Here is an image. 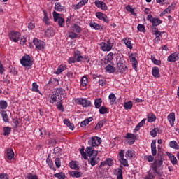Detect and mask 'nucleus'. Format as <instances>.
Returning a JSON list of instances; mask_svg holds the SVG:
<instances>
[{
	"instance_id": "nucleus-1",
	"label": "nucleus",
	"mask_w": 179,
	"mask_h": 179,
	"mask_svg": "<svg viewBox=\"0 0 179 179\" xmlns=\"http://www.w3.org/2000/svg\"><path fill=\"white\" fill-rule=\"evenodd\" d=\"M64 93H65V91H64L62 88L56 89L53 92H52L50 103L54 104L55 101H62L64 99H65Z\"/></svg>"
},
{
	"instance_id": "nucleus-2",
	"label": "nucleus",
	"mask_w": 179,
	"mask_h": 179,
	"mask_svg": "<svg viewBox=\"0 0 179 179\" xmlns=\"http://www.w3.org/2000/svg\"><path fill=\"white\" fill-rule=\"evenodd\" d=\"M85 59L80 54V51L76 50L74 52V57H71L69 59V64H75V62H85Z\"/></svg>"
},
{
	"instance_id": "nucleus-3",
	"label": "nucleus",
	"mask_w": 179,
	"mask_h": 179,
	"mask_svg": "<svg viewBox=\"0 0 179 179\" xmlns=\"http://www.w3.org/2000/svg\"><path fill=\"white\" fill-rule=\"evenodd\" d=\"M163 160H164V159H163V157H161L160 159H157L156 161H155V162L151 166L152 170L158 176H162V174H163V172L160 171V169H157L162 167V166L163 165Z\"/></svg>"
},
{
	"instance_id": "nucleus-4",
	"label": "nucleus",
	"mask_w": 179,
	"mask_h": 179,
	"mask_svg": "<svg viewBox=\"0 0 179 179\" xmlns=\"http://www.w3.org/2000/svg\"><path fill=\"white\" fill-rule=\"evenodd\" d=\"M117 69L120 71L121 73H124V72H127L128 71V67L125 64V61L124 59H120L118 63L117 64Z\"/></svg>"
},
{
	"instance_id": "nucleus-5",
	"label": "nucleus",
	"mask_w": 179,
	"mask_h": 179,
	"mask_svg": "<svg viewBox=\"0 0 179 179\" xmlns=\"http://www.w3.org/2000/svg\"><path fill=\"white\" fill-rule=\"evenodd\" d=\"M53 19L55 22H57L58 24L60 27H64V24L65 23V20L59 16V13L54 11L53 13Z\"/></svg>"
},
{
	"instance_id": "nucleus-6",
	"label": "nucleus",
	"mask_w": 179,
	"mask_h": 179,
	"mask_svg": "<svg viewBox=\"0 0 179 179\" xmlns=\"http://www.w3.org/2000/svg\"><path fill=\"white\" fill-rule=\"evenodd\" d=\"M20 62L23 66H31V65H33L31 57L27 55L21 59Z\"/></svg>"
},
{
	"instance_id": "nucleus-7",
	"label": "nucleus",
	"mask_w": 179,
	"mask_h": 179,
	"mask_svg": "<svg viewBox=\"0 0 179 179\" xmlns=\"http://www.w3.org/2000/svg\"><path fill=\"white\" fill-rule=\"evenodd\" d=\"M33 43L37 50H39L40 51H43L44 50V46L45 45V43H44V41H40L37 38H34Z\"/></svg>"
},
{
	"instance_id": "nucleus-8",
	"label": "nucleus",
	"mask_w": 179,
	"mask_h": 179,
	"mask_svg": "<svg viewBox=\"0 0 179 179\" xmlns=\"http://www.w3.org/2000/svg\"><path fill=\"white\" fill-rule=\"evenodd\" d=\"M124 150H122L120 152H119V157H120V159L119 162L120 163V164H122V166H124V167H128V166H129L128 164V160H127V159H124Z\"/></svg>"
},
{
	"instance_id": "nucleus-9",
	"label": "nucleus",
	"mask_w": 179,
	"mask_h": 179,
	"mask_svg": "<svg viewBox=\"0 0 179 179\" xmlns=\"http://www.w3.org/2000/svg\"><path fill=\"white\" fill-rule=\"evenodd\" d=\"M9 37L12 41H14V43H17L19 41V38H20V34L19 32L13 31L9 34Z\"/></svg>"
},
{
	"instance_id": "nucleus-10",
	"label": "nucleus",
	"mask_w": 179,
	"mask_h": 179,
	"mask_svg": "<svg viewBox=\"0 0 179 179\" xmlns=\"http://www.w3.org/2000/svg\"><path fill=\"white\" fill-rule=\"evenodd\" d=\"M85 152L87 156H90V157H97V155L99 153L96 150H94V148H93V147H87L85 150Z\"/></svg>"
},
{
	"instance_id": "nucleus-11",
	"label": "nucleus",
	"mask_w": 179,
	"mask_h": 179,
	"mask_svg": "<svg viewBox=\"0 0 179 179\" xmlns=\"http://www.w3.org/2000/svg\"><path fill=\"white\" fill-rule=\"evenodd\" d=\"M91 139L92 146L93 147L99 146V145L101 143V138L99 136L92 137Z\"/></svg>"
},
{
	"instance_id": "nucleus-12",
	"label": "nucleus",
	"mask_w": 179,
	"mask_h": 179,
	"mask_svg": "<svg viewBox=\"0 0 179 179\" xmlns=\"http://www.w3.org/2000/svg\"><path fill=\"white\" fill-rule=\"evenodd\" d=\"M77 101L80 105L83 106V107H89V106L92 104V102L86 99H78Z\"/></svg>"
},
{
	"instance_id": "nucleus-13",
	"label": "nucleus",
	"mask_w": 179,
	"mask_h": 179,
	"mask_svg": "<svg viewBox=\"0 0 179 179\" xmlns=\"http://www.w3.org/2000/svg\"><path fill=\"white\" fill-rule=\"evenodd\" d=\"M95 5L97 6V8H101L102 10H107V4H106L104 1H96Z\"/></svg>"
},
{
	"instance_id": "nucleus-14",
	"label": "nucleus",
	"mask_w": 179,
	"mask_h": 179,
	"mask_svg": "<svg viewBox=\"0 0 179 179\" xmlns=\"http://www.w3.org/2000/svg\"><path fill=\"white\" fill-rule=\"evenodd\" d=\"M122 169H124V167L120 165L119 168L115 170V171L116 172L115 174L117 176V179H124V178L122 177Z\"/></svg>"
},
{
	"instance_id": "nucleus-15",
	"label": "nucleus",
	"mask_w": 179,
	"mask_h": 179,
	"mask_svg": "<svg viewBox=\"0 0 179 179\" xmlns=\"http://www.w3.org/2000/svg\"><path fill=\"white\" fill-rule=\"evenodd\" d=\"M179 53H173L168 57V61L169 62H176V61H178Z\"/></svg>"
},
{
	"instance_id": "nucleus-16",
	"label": "nucleus",
	"mask_w": 179,
	"mask_h": 179,
	"mask_svg": "<svg viewBox=\"0 0 179 179\" xmlns=\"http://www.w3.org/2000/svg\"><path fill=\"white\" fill-rule=\"evenodd\" d=\"M80 22H76L74 25L72 27L73 31H76V33H82V28L79 26Z\"/></svg>"
},
{
	"instance_id": "nucleus-17",
	"label": "nucleus",
	"mask_w": 179,
	"mask_h": 179,
	"mask_svg": "<svg viewBox=\"0 0 179 179\" xmlns=\"http://www.w3.org/2000/svg\"><path fill=\"white\" fill-rule=\"evenodd\" d=\"M168 121L170 122L171 127L174 125V121H176V115L174 113H171L168 115Z\"/></svg>"
},
{
	"instance_id": "nucleus-18",
	"label": "nucleus",
	"mask_w": 179,
	"mask_h": 179,
	"mask_svg": "<svg viewBox=\"0 0 179 179\" xmlns=\"http://www.w3.org/2000/svg\"><path fill=\"white\" fill-rule=\"evenodd\" d=\"M152 72L154 78H160V69L159 67H153Z\"/></svg>"
},
{
	"instance_id": "nucleus-19",
	"label": "nucleus",
	"mask_w": 179,
	"mask_h": 179,
	"mask_svg": "<svg viewBox=\"0 0 179 179\" xmlns=\"http://www.w3.org/2000/svg\"><path fill=\"white\" fill-rule=\"evenodd\" d=\"M151 152L152 156H156L157 150H156V140H153L151 143Z\"/></svg>"
},
{
	"instance_id": "nucleus-20",
	"label": "nucleus",
	"mask_w": 179,
	"mask_h": 179,
	"mask_svg": "<svg viewBox=\"0 0 179 179\" xmlns=\"http://www.w3.org/2000/svg\"><path fill=\"white\" fill-rule=\"evenodd\" d=\"M92 121H93V117H90L85 120L83 122H81L80 127L82 128H85L86 127V125H89V124H90V122H92Z\"/></svg>"
},
{
	"instance_id": "nucleus-21",
	"label": "nucleus",
	"mask_w": 179,
	"mask_h": 179,
	"mask_svg": "<svg viewBox=\"0 0 179 179\" xmlns=\"http://www.w3.org/2000/svg\"><path fill=\"white\" fill-rule=\"evenodd\" d=\"M64 124L66 125L69 128V129H71V131H73L75 129V125L73 123H71V121H69L68 119L64 120Z\"/></svg>"
},
{
	"instance_id": "nucleus-22",
	"label": "nucleus",
	"mask_w": 179,
	"mask_h": 179,
	"mask_svg": "<svg viewBox=\"0 0 179 179\" xmlns=\"http://www.w3.org/2000/svg\"><path fill=\"white\" fill-rule=\"evenodd\" d=\"M15 157V152H13V150L12 148L7 149V158L8 160H12V158Z\"/></svg>"
},
{
	"instance_id": "nucleus-23",
	"label": "nucleus",
	"mask_w": 179,
	"mask_h": 179,
	"mask_svg": "<svg viewBox=\"0 0 179 179\" xmlns=\"http://www.w3.org/2000/svg\"><path fill=\"white\" fill-rule=\"evenodd\" d=\"M131 62L132 63V66L135 71L138 69V60H136V57H132L130 59Z\"/></svg>"
},
{
	"instance_id": "nucleus-24",
	"label": "nucleus",
	"mask_w": 179,
	"mask_h": 179,
	"mask_svg": "<svg viewBox=\"0 0 179 179\" xmlns=\"http://www.w3.org/2000/svg\"><path fill=\"white\" fill-rule=\"evenodd\" d=\"M146 122V119H143L136 127L134 131L135 132H138V131H139L141 128V127H143V125H145Z\"/></svg>"
},
{
	"instance_id": "nucleus-25",
	"label": "nucleus",
	"mask_w": 179,
	"mask_h": 179,
	"mask_svg": "<svg viewBox=\"0 0 179 179\" xmlns=\"http://www.w3.org/2000/svg\"><path fill=\"white\" fill-rule=\"evenodd\" d=\"M89 163H90L91 166H94L99 163V158H97L96 157H90V160H89Z\"/></svg>"
},
{
	"instance_id": "nucleus-26",
	"label": "nucleus",
	"mask_w": 179,
	"mask_h": 179,
	"mask_svg": "<svg viewBox=\"0 0 179 179\" xmlns=\"http://www.w3.org/2000/svg\"><path fill=\"white\" fill-rule=\"evenodd\" d=\"M55 9L57 11V12H62V10H64V9H65V7L62 5H61V3H55Z\"/></svg>"
},
{
	"instance_id": "nucleus-27",
	"label": "nucleus",
	"mask_w": 179,
	"mask_h": 179,
	"mask_svg": "<svg viewBox=\"0 0 179 179\" xmlns=\"http://www.w3.org/2000/svg\"><path fill=\"white\" fill-rule=\"evenodd\" d=\"M55 34V32L54 30L51 28H48L45 31V35L46 37H52Z\"/></svg>"
},
{
	"instance_id": "nucleus-28",
	"label": "nucleus",
	"mask_w": 179,
	"mask_h": 179,
	"mask_svg": "<svg viewBox=\"0 0 179 179\" xmlns=\"http://www.w3.org/2000/svg\"><path fill=\"white\" fill-rule=\"evenodd\" d=\"M106 72H108V73H114L116 69H115V67L111 66L110 64H108L106 67Z\"/></svg>"
},
{
	"instance_id": "nucleus-29",
	"label": "nucleus",
	"mask_w": 179,
	"mask_h": 179,
	"mask_svg": "<svg viewBox=\"0 0 179 179\" xmlns=\"http://www.w3.org/2000/svg\"><path fill=\"white\" fill-rule=\"evenodd\" d=\"M133 106H134V104L132 103V101H129L128 102H124V107L125 110H131Z\"/></svg>"
},
{
	"instance_id": "nucleus-30",
	"label": "nucleus",
	"mask_w": 179,
	"mask_h": 179,
	"mask_svg": "<svg viewBox=\"0 0 179 179\" xmlns=\"http://www.w3.org/2000/svg\"><path fill=\"white\" fill-rule=\"evenodd\" d=\"M90 26L94 30H100V29H101V27L96 22H90Z\"/></svg>"
},
{
	"instance_id": "nucleus-31",
	"label": "nucleus",
	"mask_w": 179,
	"mask_h": 179,
	"mask_svg": "<svg viewBox=\"0 0 179 179\" xmlns=\"http://www.w3.org/2000/svg\"><path fill=\"white\" fill-rule=\"evenodd\" d=\"M124 43L125 45L127 47V48H129V50H132L133 46H132V43H131V41L129 40V38L124 39Z\"/></svg>"
},
{
	"instance_id": "nucleus-32",
	"label": "nucleus",
	"mask_w": 179,
	"mask_h": 179,
	"mask_svg": "<svg viewBox=\"0 0 179 179\" xmlns=\"http://www.w3.org/2000/svg\"><path fill=\"white\" fill-rule=\"evenodd\" d=\"M103 103V100L101 98L95 99L94 104L95 108H100L101 107V103Z\"/></svg>"
},
{
	"instance_id": "nucleus-33",
	"label": "nucleus",
	"mask_w": 179,
	"mask_h": 179,
	"mask_svg": "<svg viewBox=\"0 0 179 179\" xmlns=\"http://www.w3.org/2000/svg\"><path fill=\"white\" fill-rule=\"evenodd\" d=\"M168 156H169L172 164H174V165L177 164V158L176 157V156H174V155L169 154V155H168Z\"/></svg>"
},
{
	"instance_id": "nucleus-34",
	"label": "nucleus",
	"mask_w": 179,
	"mask_h": 179,
	"mask_svg": "<svg viewBox=\"0 0 179 179\" xmlns=\"http://www.w3.org/2000/svg\"><path fill=\"white\" fill-rule=\"evenodd\" d=\"M1 115L3 117V121H4V122H9V117H8V114L6 113V111L2 110Z\"/></svg>"
},
{
	"instance_id": "nucleus-35",
	"label": "nucleus",
	"mask_w": 179,
	"mask_h": 179,
	"mask_svg": "<svg viewBox=\"0 0 179 179\" xmlns=\"http://www.w3.org/2000/svg\"><path fill=\"white\" fill-rule=\"evenodd\" d=\"M65 69H66V66L65 65H60L57 69L56 74L59 75V73H61V72H63V71H65Z\"/></svg>"
},
{
	"instance_id": "nucleus-36",
	"label": "nucleus",
	"mask_w": 179,
	"mask_h": 179,
	"mask_svg": "<svg viewBox=\"0 0 179 179\" xmlns=\"http://www.w3.org/2000/svg\"><path fill=\"white\" fill-rule=\"evenodd\" d=\"M151 23L153 27L159 26V24H161L162 20H160V19L159 18H154L152 19V21Z\"/></svg>"
},
{
	"instance_id": "nucleus-37",
	"label": "nucleus",
	"mask_w": 179,
	"mask_h": 179,
	"mask_svg": "<svg viewBox=\"0 0 179 179\" xmlns=\"http://www.w3.org/2000/svg\"><path fill=\"white\" fill-rule=\"evenodd\" d=\"M114 59V54H113V52H110L108 55V59L106 61H104V64L105 65H107V62H111V61H113V59Z\"/></svg>"
},
{
	"instance_id": "nucleus-38",
	"label": "nucleus",
	"mask_w": 179,
	"mask_h": 179,
	"mask_svg": "<svg viewBox=\"0 0 179 179\" xmlns=\"http://www.w3.org/2000/svg\"><path fill=\"white\" fill-rule=\"evenodd\" d=\"M0 108L1 110H6L8 108V102L6 101H0Z\"/></svg>"
},
{
	"instance_id": "nucleus-39",
	"label": "nucleus",
	"mask_w": 179,
	"mask_h": 179,
	"mask_svg": "<svg viewBox=\"0 0 179 179\" xmlns=\"http://www.w3.org/2000/svg\"><path fill=\"white\" fill-rule=\"evenodd\" d=\"M148 122H153L156 121V116L153 115V113H150L148 115Z\"/></svg>"
},
{
	"instance_id": "nucleus-40",
	"label": "nucleus",
	"mask_w": 179,
	"mask_h": 179,
	"mask_svg": "<svg viewBox=\"0 0 179 179\" xmlns=\"http://www.w3.org/2000/svg\"><path fill=\"white\" fill-rule=\"evenodd\" d=\"M104 124H106V120H101L98 122V124L95 127V129L98 130L101 128H103Z\"/></svg>"
},
{
	"instance_id": "nucleus-41",
	"label": "nucleus",
	"mask_w": 179,
	"mask_h": 179,
	"mask_svg": "<svg viewBox=\"0 0 179 179\" xmlns=\"http://www.w3.org/2000/svg\"><path fill=\"white\" fill-rule=\"evenodd\" d=\"M152 31L153 33V34H155V36H162V34H163V32H160L159 31V29L156 28V27H153L152 28Z\"/></svg>"
},
{
	"instance_id": "nucleus-42",
	"label": "nucleus",
	"mask_w": 179,
	"mask_h": 179,
	"mask_svg": "<svg viewBox=\"0 0 179 179\" xmlns=\"http://www.w3.org/2000/svg\"><path fill=\"white\" fill-rule=\"evenodd\" d=\"M69 166L71 167V169H73L74 170H79V166H78V164H76V162H71L69 163Z\"/></svg>"
},
{
	"instance_id": "nucleus-43",
	"label": "nucleus",
	"mask_w": 179,
	"mask_h": 179,
	"mask_svg": "<svg viewBox=\"0 0 179 179\" xmlns=\"http://www.w3.org/2000/svg\"><path fill=\"white\" fill-rule=\"evenodd\" d=\"M82 172L79 171H72L71 176L72 177H76V178H79V177H82Z\"/></svg>"
},
{
	"instance_id": "nucleus-44",
	"label": "nucleus",
	"mask_w": 179,
	"mask_h": 179,
	"mask_svg": "<svg viewBox=\"0 0 179 179\" xmlns=\"http://www.w3.org/2000/svg\"><path fill=\"white\" fill-rule=\"evenodd\" d=\"M56 106L57 107V109H59V111H62V113H64V106H62V101H59Z\"/></svg>"
},
{
	"instance_id": "nucleus-45",
	"label": "nucleus",
	"mask_w": 179,
	"mask_h": 179,
	"mask_svg": "<svg viewBox=\"0 0 179 179\" xmlns=\"http://www.w3.org/2000/svg\"><path fill=\"white\" fill-rule=\"evenodd\" d=\"M170 148H173V149H179L178 144L175 141H172L169 143Z\"/></svg>"
},
{
	"instance_id": "nucleus-46",
	"label": "nucleus",
	"mask_w": 179,
	"mask_h": 179,
	"mask_svg": "<svg viewBox=\"0 0 179 179\" xmlns=\"http://www.w3.org/2000/svg\"><path fill=\"white\" fill-rule=\"evenodd\" d=\"M54 176L55 177L59 179H65V177H66L65 173H64L63 172L55 173Z\"/></svg>"
},
{
	"instance_id": "nucleus-47",
	"label": "nucleus",
	"mask_w": 179,
	"mask_h": 179,
	"mask_svg": "<svg viewBox=\"0 0 179 179\" xmlns=\"http://www.w3.org/2000/svg\"><path fill=\"white\" fill-rule=\"evenodd\" d=\"M3 131H4L3 135L6 136L8 135H10V131H12V129L9 127H4Z\"/></svg>"
},
{
	"instance_id": "nucleus-48",
	"label": "nucleus",
	"mask_w": 179,
	"mask_h": 179,
	"mask_svg": "<svg viewBox=\"0 0 179 179\" xmlns=\"http://www.w3.org/2000/svg\"><path fill=\"white\" fill-rule=\"evenodd\" d=\"M32 91L36 92L37 93H40V90H38V85H37V83H33Z\"/></svg>"
},
{
	"instance_id": "nucleus-49",
	"label": "nucleus",
	"mask_w": 179,
	"mask_h": 179,
	"mask_svg": "<svg viewBox=\"0 0 179 179\" xmlns=\"http://www.w3.org/2000/svg\"><path fill=\"white\" fill-rule=\"evenodd\" d=\"M43 13H44V17H43L44 23H45L46 24H50V22H48L49 18H48V16L47 15V11L44 10Z\"/></svg>"
},
{
	"instance_id": "nucleus-50",
	"label": "nucleus",
	"mask_w": 179,
	"mask_h": 179,
	"mask_svg": "<svg viewBox=\"0 0 179 179\" xmlns=\"http://www.w3.org/2000/svg\"><path fill=\"white\" fill-rule=\"evenodd\" d=\"M99 113L100 114H107V113H108V108L106 106H102L99 109Z\"/></svg>"
},
{
	"instance_id": "nucleus-51",
	"label": "nucleus",
	"mask_w": 179,
	"mask_h": 179,
	"mask_svg": "<svg viewBox=\"0 0 179 179\" xmlns=\"http://www.w3.org/2000/svg\"><path fill=\"white\" fill-rule=\"evenodd\" d=\"M125 157L129 159H132V150H128L125 153Z\"/></svg>"
},
{
	"instance_id": "nucleus-52",
	"label": "nucleus",
	"mask_w": 179,
	"mask_h": 179,
	"mask_svg": "<svg viewBox=\"0 0 179 179\" xmlns=\"http://www.w3.org/2000/svg\"><path fill=\"white\" fill-rule=\"evenodd\" d=\"M138 31L145 33L146 31V29H145V25L140 24L137 27Z\"/></svg>"
},
{
	"instance_id": "nucleus-53",
	"label": "nucleus",
	"mask_w": 179,
	"mask_h": 179,
	"mask_svg": "<svg viewBox=\"0 0 179 179\" xmlns=\"http://www.w3.org/2000/svg\"><path fill=\"white\" fill-rule=\"evenodd\" d=\"M96 16L100 20H103V19H104V17H106V15L103 14V13H100V12L96 13Z\"/></svg>"
},
{
	"instance_id": "nucleus-54",
	"label": "nucleus",
	"mask_w": 179,
	"mask_h": 179,
	"mask_svg": "<svg viewBox=\"0 0 179 179\" xmlns=\"http://www.w3.org/2000/svg\"><path fill=\"white\" fill-rule=\"evenodd\" d=\"M82 86H87V77L83 76L81 79Z\"/></svg>"
},
{
	"instance_id": "nucleus-55",
	"label": "nucleus",
	"mask_w": 179,
	"mask_h": 179,
	"mask_svg": "<svg viewBox=\"0 0 179 179\" xmlns=\"http://www.w3.org/2000/svg\"><path fill=\"white\" fill-rule=\"evenodd\" d=\"M106 48H105V50H111V49L113 48V43H111V41H108L107 43H106Z\"/></svg>"
},
{
	"instance_id": "nucleus-56",
	"label": "nucleus",
	"mask_w": 179,
	"mask_h": 179,
	"mask_svg": "<svg viewBox=\"0 0 179 179\" xmlns=\"http://www.w3.org/2000/svg\"><path fill=\"white\" fill-rule=\"evenodd\" d=\"M69 37L70 38H78V37H79V35H78V34L75 32H70L69 34Z\"/></svg>"
},
{
	"instance_id": "nucleus-57",
	"label": "nucleus",
	"mask_w": 179,
	"mask_h": 179,
	"mask_svg": "<svg viewBox=\"0 0 179 179\" xmlns=\"http://www.w3.org/2000/svg\"><path fill=\"white\" fill-rule=\"evenodd\" d=\"M109 100H110V101H111V103H114V101H115V100H117V97L115 96V94H110L109 95Z\"/></svg>"
},
{
	"instance_id": "nucleus-58",
	"label": "nucleus",
	"mask_w": 179,
	"mask_h": 179,
	"mask_svg": "<svg viewBox=\"0 0 179 179\" xmlns=\"http://www.w3.org/2000/svg\"><path fill=\"white\" fill-rule=\"evenodd\" d=\"M100 45H101V49L102 50V51H110V50H107L105 49V48H107V45L106 43L102 42V43H101Z\"/></svg>"
},
{
	"instance_id": "nucleus-59",
	"label": "nucleus",
	"mask_w": 179,
	"mask_h": 179,
	"mask_svg": "<svg viewBox=\"0 0 179 179\" xmlns=\"http://www.w3.org/2000/svg\"><path fill=\"white\" fill-rule=\"evenodd\" d=\"M126 139H135V135H134L133 134H129L128 133L126 136H125Z\"/></svg>"
},
{
	"instance_id": "nucleus-60",
	"label": "nucleus",
	"mask_w": 179,
	"mask_h": 179,
	"mask_svg": "<svg viewBox=\"0 0 179 179\" xmlns=\"http://www.w3.org/2000/svg\"><path fill=\"white\" fill-rule=\"evenodd\" d=\"M174 8H176V6L172 4L169 6L166 9H165V10H166L167 13H170L171 10H173Z\"/></svg>"
},
{
	"instance_id": "nucleus-61",
	"label": "nucleus",
	"mask_w": 179,
	"mask_h": 179,
	"mask_svg": "<svg viewBox=\"0 0 179 179\" xmlns=\"http://www.w3.org/2000/svg\"><path fill=\"white\" fill-rule=\"evenodd\" d=\"M152 61L153 64H155V65H160V64H162V62L160 60H157L153 57H152Z\"/></svg>"
},
{
	"instance_id": "nucleus-62",
	"label": "nucleus",
	"mask_w": 179,
	"mask_h": 179,
	"mask_svg": "<svg viewBox=\"0 0 179 179\" xmlns=\"http://www.w3.org/2000/svg\"><path fill=\"white\" fill-rule=\"evenodd\" d=\"M55 164H56V167H57V169H59V167H61V159H59V158H56L55 159Z\"/></svg>"
},
{
	"instance_id": "nucleus-63",
	"label": "nucleus",
	"mask_w": 179,
	"mask_h": 179,
	"mask_svg": "<svg viewBox=\"0 0 179 179\" xmlns=\"http://www.w3.org/2000/svg\"><path fill=\"white\" fill-rule=\"evenodd\" d=\"M28 179H38V176L36 175H33L32 173H29L27 176Z\"/></svg>"
},
{
	"instance_id": "nucleus-64",
	"label": "nucleus",
	"mask_w": 179,
	"mask_h": 179,
	"mask_svg": "<svg viewBox=\"0 0 179 179\" xmlns=\"http://www.w3.org/2000/svg\"><path fill=\"white\" fill-rule=\"evenodd\" d=\"M106 164H108V166L111 167V166H113V164H114V162H113V159H111L110 158H108L106 159Z\"/></svg>"
}]
</instances>
